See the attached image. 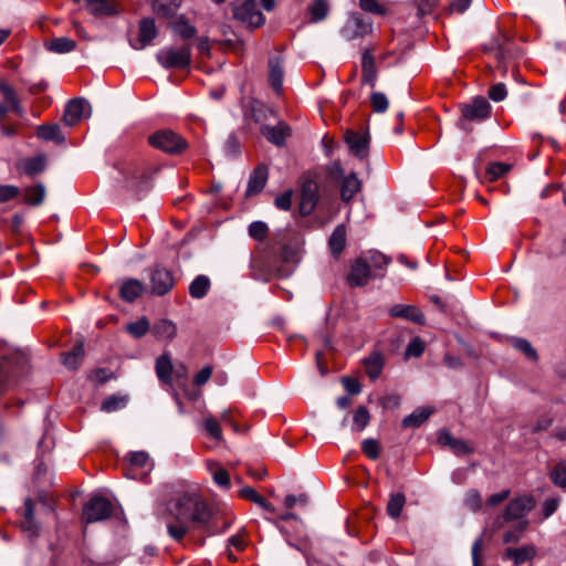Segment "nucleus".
<instances>
[{
  "label": "nucleus",
  "mask_w": 566,
  "mask_h": 566,
  "mask_svg": "<svg viewBox=\"0 0 566 566\" xmlns=\"http://www.w3.org/2000/svg\"><path fill=\"white\" fill-rule=\"evenodd\" d=\"M439 442L444 446H449L457 455L472 453L473 448L461 439L453 438L448 432H441L439 436Z\"/></svg>",
  "instance_id": "obj_28"
},
{
  "label": "nucleus",
  "mask_w": 566,
  "mask_h": 566,
  "mask_svg": "<svg viewBox=\"0 0 566 566\" xmlns=\"http://www.w3.org/2000/svg\"><path fill=\"white\" fill-rule=\"evenodd\" d=\"M113 504L102 496H93L83 507V518L87 523L103 521L112 514Z\"/></svg>",
  "instance_id": "obj_8"
},
{
  "label": "nucleus",
  "mask_w": 566,
  "mask_h": 566,
  "mask_svg": "<svg viewBox=\"0 0 566 566\" xmlns=\"http://www.w3.org/2000/svg\"><path fill=\"white\" fill-rule=\"evenodd\" d=\"M433 410L429 407L417 408L402 420L405 428H418L431 416Z\"/></svg>",
  "instance_id": "obj_36"
},
{
  "label": "nucleus",
  "mask_w": 566,
  "mask_h": 566,
  "mask_svg": "<svg viewBox=\"0 0 566 566\" xmlns=\"http://www.w3.org/2000/svg\"><path fill=\"white\" fill-rule=\"evenodd\" d=\"M175 31L184 39H190L196 34V29L185 21H178Z\"/></svg>",
  "instance_id": "obj_62"
},
{
  "label": "nucleus",
  "mask_w": 566,
  "mask_h": 566,
  "mask_svg": "<svg viewBox=\"0 0 566 566\" xmlns=\"http://www.w3.org/2000/svg\"><path fill=\"white\" fill-rule=\"evenodd\" d=\"M203 427L207 433L217 441L222 440V431L217 419L207 417L203 421Z\"/></svg>",
  "instance_id": "obj_52"
},
{
  "label": "nucleus",
  "mask_w": 566,
  "mask_h": 566,
  "mask_svg": "<svg viewBox=\"0 0 566 566\" xmlns=\"http://www.w3.org/2000/svg\"><path fill=\"white\" fill-rule=\"evenodd\" d=\"M376 276L377 273H374L366 263L365 259L359 256L352 263L347 281L350 286L359 287L367 285L368 282Z\"/></svg>",
  "instance_id": "obj_12"
},
{
  "label": "nucleus",
  "mask_w": 566,
  "mask_h": 566,
  "mask_svg": "<svg viewBox=\"0 0 566 566\" xmlns=\"http://www.w3.org/2000/svg\"><path fill=\"white\" fill-rule=\"evenodd\" d=\"M361 258L365 259L374 273H377L378 270H384L389 263V259L378 251H370Z\"/></svg>",
  "instance_id": "obj_42"
},
{
  "label": "nucleus",
  "mask_w": 566,
  "mask_h": 566,
  "mask_svg": "<svg viewBox=\"0 0 566 566\" xmlns=\"http://www.w3.org/2000/svg\"><path fill=\"white\" fill-rule=\"evenodd\" d=\"M84 357V344L77 343L72 350L64 353L61 356L62 364L70 370H75Z\"/></svg>",
  "instance_id": "obj_32"
},
{
  "label": "nucleus",
  "mask_w": 566,
  "mask_h": 566,
  "mask_svg": "<svg viewBox=\"0 0 566 566\" xmlns=\"http://www.w3.org/2000/svg\"><path fill=\"white\" fill-rule=\"evenodd\" d=\"M491 114V105L484 97H476L462 107V115L469 120H483Z\"/></svg>",
  "instance_id": "obj_15"
},
{
  "label": "nucleus",
  "mask_w": 566,
  "mask_h": 566,
  "mask_svg": "<svg viewBox=\"0 0 566 566\" xmlns=\"http://www.w3.org/2000/svg\"><path fill=\"white\" fill-rule=\"evenodd\" d=\"M513 346L521 350L527 358L535 360L537 358L535 349L532 347L531 343L524 338H515L513 340Z\"/></svg>",
  "instance_id": "obj_56"
},
{
  "label": "nucleus",
  "mask_w": 566,
  "mask_h": 566,
  "mask_svg": "<svg viewBox=\"0 0 566 566\" xmlns=\"http://www.w3.org/2000/svg\"><path fill=\"white\" fill-rule=\"evenodd\" d=\"M363 452L371 460H376L379 457V443L375 439H366L361 442Z\"/></svg>",
  "instance_id": "obj_57"
},
{
  "label": "nucleus",
  "mask_w": 566,
  "mask_h": 566,
  "mask_svg": "<svg viewBox=\"0 0 566 566\" xmlns=\"http://www.w3.org/2000/svg\"><path fill=\"white\" fill-rule=\"evenodd\" d=\"M181 0H154L153 9L161 17L172 15L180 7Z\"/></svg>",
  "instance_id": "obj_41"
},
{
  "label": "nucleus",
  "mask_w": 566,
  "mask_h": 566,
  "mask_svg": "<svg viewBox=\"0 0 566 566\" xmlns=\"http://www.w3.org/2000/svg\"><path fill=\"white\" fill-rule=\"evenodd\" d=\"M346 238H347V232H346V227L344 224H338L329 240H328V245H329V249H331V252L334 256H339L340 253L344 251L345 247H346Z\"/></svg>",
  "instance_id": "obj_26"
},
{
  "label": "nucleus",
  "mask_w": 566,
  "mask_h": 566,
  "mask_svg": "<svg viewBox=\"0 0 566 566\" xmlns=\"http://www.w3.org/2000/svg\"><path fill=\"white\" fill-rule=\"evenodd\" d=\"M45 197V188L43 185H36L33 187H29L24 192V200L29 205L38 206L43 202Z\"/></svg>",
  "instance_id": "obj_45"
},
{
  "label": "nucleus",
  "mask_w": 566,
  "mask_h": 566,
  "mask_svg": "<svg viewBox=\"0 0 566 566\" xmlns=\"http://www.w3.org/2000/svg\"><path fill=\"white\" fill-rule=\"evenodd\" d=\"M359 7L366 12L384 15L386 9L377 0H359Z\"/></svg>",
  "instance_id": "obj_59"
},
{
  "label": "nucleus",
  "mask_w": 566,
  "mask_h": 566,
  "mask_svg": "<svg viewBox=\"0 0 566 566\" xmlns=\"http://www.w3.org/2000/svg\"><path fill=\"white\" fill-rule=\"evenodd\" d=\"M269 228L266 223L262 221H254L249 226V234L251 238L262 241L266 238Z\"/></svg>",
  "instance_id": "obj_54"
},
{
  "label": "nucleus",
  "mask_w": 566,
  "mask_h": 566,
  "mask_svg": "<svg viewBox=\"0 0 566 566\" xmlns=\"http://www.w3.org/2000/svg\"><path fill=\"white\" fill-rule=\"evenodd\" d=\"M535 506V500L531 495H520L512 499L502 515L499 517V526H502V522H511V521H527L525 517L530 511H532Z\"/></svg>",
  "instance_id": "obj_6"
},
{
  "label": "nucleus",
  "mask_w": 566,
  "mask_h": 566,
  "mask_svg": "<svg viewBox=\"0 0 566 566\" xmlns=\"http://www.w3.org/2000/svg\"><path fill=\"white\" fill-rule=\"evenodd\" d=\"M90 105L83 98H74L66 104L63 122L67 126L78 124L83 118L90 116Z\"/></svg>",
  "instance_id": "obj_14"
},
{
  "label": "nucleus",
  "mask_w": 566,
  "mask_h": 566,
  "mask_svg": "<svg viewBox=\"0 0 566 566\" xmlns=\"http://www.w3.org/2000/svg\"><path fill=\"white\" fill-rule=\"evenodd\" d=\"M268 167L259 166L250 175L248 187H247V196H253L263 190L265 184L268 181Z\"/></svg>",
  "instance_id": "obj_23"
},
{
  "label": "nucleus",
  "mask_w": 566,
  "mask_h": 566,
  "mask_svg": "<svg viewBox=\"0 0 566 566\" xmlns=\"http://www.w3.org/2000/svg\"><path fill=\"white\" fill-rule=\"evenodd\" d=\"M345 140L355 157L359 159L367 158L369 154V138L367 135L348 130L345 134Z\"/></svg>",
  "instance_id": "obj_16"
},
{
  "label": "nucleus",
  "mask_w": 566,
  "mask_h": 566,
  "mask_svg": "<svg viewBox=\"0 0 566 566\" xmlns=\"http://www.w3.org/2000/svg\"><path fill=\"white\" fill-rule=\"evenodd\" d=\"M507 95L506 87L503 83L493 85L489 91V97L494 102L503 101Z\"/></svg>",
  "instance_id": "obj_63"
},
{
  "label": "nucleus",
  "mask_w": 566,
  "mask_h": 566,
  "mask_svg": "<svg viewBox=\"0 0 566 566\" xmlns=\"http://www.w3.org/2000/svg\"><path fill=\"white\" fill-rule=\"evenodd\" d=\"M36 135L41 139L52 140L55 143H63L65 139L57 124L39 126Z\"/></svg>",
  "instance_id": "obj_38"
},
{
  "label": "nucleus",
  "mask_w": 566,
  "mask_h": 566,
  "mask_svg": "<svg viewBox=\"0 0 566 566\" xmlns=\"http://www.w3.org/2000/svg\"><path fill=\"white\" fill-rule=\"evenodd\" d=\"M365 371L371 380H376L384 368V357L380 353L374 352L364 359Z\"/></svg>",
  "instance_id": "obj_27"
},
{
  "label": "nucleus",
  "mask_w": 566,
  "mask_h": 566,
  "mask_svg": "<svg viewBox=\"0 0 566 566\" xmlns=\"http://www.w3.org/2000/svg\"><path fill=\"white\" fill-rule=\"evenodd\" d=\"M535 555L536 547L534 545H524L518 548H507L503 558L513 560L515 566H520L525 562L533 559Z\"/></svg>",
  "instance_id": "obj_21"
},
{
  "label": "nucleus",
  "mask_w": 566,
  "mask_h": 566,
  "mask_svg": "<svg viewBox=\"0 0 566 566\" xmlns=\"http://www.w3.org/2000/svg\"><path fill=\"white\" fill-rule=\"evenodd\" d=\"M124 187L139 197L150 187V172L144 166L132 164L126 166L123 171Z\"/></svg>",
  "instance_id": "obj_4"
},
{
  "label": "nucleus",
  "mask_w": 566,
  "mask_h": 566,
  "mask_svg": "<svg viewBox=\"0 0 566 566\" xmlns=\"http://www.w3.org/2000/svg\"><path fill=\"white\" fill-rule=\"evenodd\" d=\"M318 184L313 179H305L301 188L300 212L310 216L318 202Z\"/></svg>",
  "instance_id": "obj_11"
},
{
  "label": "nucleus",
  "mask_w": 566,
  "mask_h": 566,
  "mask_svg": "<svg viewBox=\"0 0 566 566\" xmlns=\"http://www.w3.org/2000/svg\"><path fill=\"white\" fill-rule=\"evenodd\" d=\"M90 11L95 15H114L119 12L116 0H86Z\"/></svg>",
  "instance_id": "obj_25"
},
{
  "label": "nucleus",
  "mask_w": 566,
  "mask_h": 566,
  "mask_svg": "<svg viewBox=\"0 0 566 566\" xmlns=\"http://www.w3.org/2000/svg\"><path fill=\"white\" fill-rule=\"evenodd\" d=\"M211 518L212 511L208 503L198 493L187 492L175 501L166 517V527L169 536L180 542L191 525L206 528Z\"/></svg>",
  "instance_id": "obj_1"
},
{
  "label": "nucleus",
  "mask_w": 566,
  "mask_h": 566,
  "mask_svg": "<svg viewBox=\"0 0 566 566\" xmlns=\"http://www.w3.org/2000/svg\"><path fill=\"white\" fill-rule=\"evenodd\" d=\"M389 314L392 317H400L408 319L410 322L417 323V324H423L424 323V316L421 313V311L413 306V305H407V304H396L390 307Z\"/></svg>",
  "instance_id": "obj_19"
},
{
  "label": "nucleus",
  "mask_w": 566,
  "mask_h": 566,
  "mask_svg": "<svg viewBox=\"0 0 566 566\" xmlns=\"http://www.w3.org/2000/svg\"><path fill=\"white\" fill-rule=\"evenodd\" d=\"M329 11V6L326 0H314L308 6V14L311 22H319L324 20Z\"/></svg>",
  "instance_id": "obj_40"
},
{
  "label": "nucleus",
  "mask_w": 566,
  "mask_h": 566,
  "mask_svg": "<svg viewBox=\"0 0 566 566\" xmlns=\"http://www.w3.org/2000/svg\"><path fill=\"white\" fill-rule=\"evenodd\" d=\"M293 191L286 190L275 198V206L284 211H289L292 207Z\"/></svg>",
  "instance_id": "obj_60"
},
{
  "label": "nucleus",
  "mask_w": 566,
  "mask_h": 566,
  "mask_svg": "<svg viewBox=\"0 0 566 566\" xmlns=\"http://www.w3.org/2000/svg\"><path fill=\"white\" fill-rule=\"evenodd\" d=\"M157 36V28L154 19L146 18L139 22V33L136 43L132 44L136 50H143Z\"/></svg>",
  "instance_id": "obj_18"
},
{
  "label": "nucleus",
  "mask_w": 566,
  "mask_h": 566,
  "mask_svg": "<svg viewBox=\"0 0 566 566\" xmlns=\"http://www.w3.org/2000/svg\"><path fill=\"white\" fill-rule=\"evenodd\" d=\"M149 144L168 154H179L187 148V142L170 129H161L148 137Z\"/></svg>",
  "instance_id": "obj_5"
},
{
  "label": "nucleus",
  "mask_w": 566,
  "mask_h": 566,
  "mask_svg": "<svg viewBox=\"0 0 566 566\" xmlns=\"http://www.w3.org/2000/svg\"><path fill=\"white\" fill-rule=\"evenodd\" d=\"M211 283L208 276L198 275L189 285V294L192 298L200 300L207 295Z\"/></svg>",
  "instance_id": "obj_37"
},
{
  "label": "nucleus",
  "mask_w": 566,
  "mask_h": 566,
  "mask_svg": "<svg viewBox=\"0 0 566 566\" xmlns=\"http://www.w3.org/2000/svg\"><path fill=\"white\" fill-rule=\"evenodd\" d=\"M144 291V285L140 281L135 279H128L123 282L119 294L120 297L126 302H134L137 297L142 295Z\"/></svg>",
  "instance_id": "obj_29"
},
{
  "label": "nucleus",
  "mask_w": 566,
  "mask_h": 566,
  "mask_svg": "<svg viewBox=\"0 0 566 566\" xmlns=\"http://www.w3.org/2000/svg\"><path fill=\"white\" fill-rule=\"evenodd\" d=\"M361 69H363V82L366 84H369L370 86H375V82H376L375 57L368 51L364 52V54H363Z\"/></svg>",
  "instance_id": "obj_34"
},
{
  "label": "nucleus",
  "mask_w": 566,
  "mask_h": 566,
  "mask_svg": "<svg viewBox=\"0 0 566 566\" xmlns=\"http://www.w3.org/2000/svg\"><path fill=\"white\" fill-rule=\"evenodd\" d=\"M528 521H521L514 526L512 530L507 531L504 536L503 541L504 543H516L521 539L522 534L527 528Z\"/></svg>",
  "instance_id": "obj_49"
},
{
  "label": "nucleus",
  "mask_w": 566,
  "mask_h": 566,
  "mask_svg": "<svg viewBox=\"0 0 566 566\" xmlns=\"http://www.w3.org/2000/svg\"><path fill=\"white\" fill-rule=\"evenodd\" d=\"M262 135L272 144L276 146H282L285 143L287 136H290V127L280 122L275 126H263L261 128Z\"/></svg>",
  "instance_id": "obj_20"
},
{
  "label": "nucleus",
  "mask_w": 566,
  "mask_h": 566,
  "mask_svg": "<svg viewBox=\"0 0 566 566\" xmlns=\"http://www.w3.org/2000/svg\"><path fill=\"white\" fill-rule=\"evenodd\" d=\"M237 20L250 28H259L264 24V15L259 10L258 0H242L233 8Z\"/></svg>",
  "instance_id": "obj_7"
},
{
  "label": "nucleus",
  "mask_w": 566,
  "mask_h": 566,
  "mask_svg": "<svg viewBox=\"0 0 566 566\" xmlns=\"http://www.w3.org/2000/svg\"><path fill=\"white\" fill-rule=\"evenodd\" d=\"M127 459L128 464L125 474L129 479L143 480L153 469V462L144 451L130 452Z\"/></svg>",
  "instance_id": "obj_9"
},
{
  "label": "nucleus",
  "mask_w": 566,
  "mask_h": 566,
  "mask_svg": "<svg viewBox=\"0 0 566 566\" xmlns=\"http://www.w3.org/2000/svg\"><path fill=\"white\" fill-rule=\"evenodd\" d=\"M370 104L376 113H384L387 111L389 102L384 93L374 92L370 96Z\"/></svg>",
  "instance_id": "obj_53"
},
{
  "label": "nucleus",
  "mask_w": 566,
  "mask_h": 566,
  "mask_svg": "<svg viewBox=\"0 0 566 566\" xmlns=\"http://www.w3.org/2000/svg\"><path fill=\"white\" fill-rule=\"evenodd\" d=\"M212 375V367L206 366L199 373L196 374L193 382L196 386H203Z\"/></svg>",
  "instance_id": "obj_64"
},
{
  "label": "nucleus",
  "mask_w": 566,
  "mask_h": 566,
  "mask_svg": "<svg viewBox=\"0 0 566 566\" xmlns=\"http://www.w3.org/2000/svg\"><path fill=\"white\" fill-rule=\"evenodd\" d=\"M149 321L146 317H142L136 322L127 324L126 326V331L136 338L144 336L149 331Z\"/></svg>",
  "instance_id": "obj_47"
},
{
  "label": "nucleus",
  "mask_w": 566,
  "mask_h": 566,
  "mask_svg": "<svg viewBox=\"0 0 566 566\" xmlns=\"http://www.w3.org/2000/svg\"><path fill=\"white\" fill-rule=\"evenodd\" d=\"M424 352V343L420 337H415L410 340L406 348L407 357H419Z\"/></svg>",
  "instance_id": "obj_58"
},
{
  "label": "nucleus",
  "mask_w": 566,
  "mask_h": 566,
  "mask_svg": "<svg viewBox=\"0 0 566 566\" xmlns=\"http://www.w3.org/2000/svg\"><path fill=\"white\" fill-rule=\"evenodd\" d=\"M464 505L471 511L478 512L482 507L481 494L474 489L469 490L464 496Z\"/></svg>",
  "instance_id": "obj_51"
},
{
  "label": "nucleus",
  "mask_w": 566,
  "mask_h": 566,
  "mask_svg": "<svg viewBox=\"0 0 566 566\" xmlns=\"http://www.w3.org/2000/svg\"><path fill=\"white\" fill-rule=\"evenodd\" d=\"M20 193V190L15 186L1 185L0 186V202H7L15 198Z\"/></svg>",
  "instance_id": "obj_61"
},
{
  "label": "nucleus",
  "mask_w": 566,
  "mask_h": 566,
  "mask_svg": "<svg viewBox=\"0 0 566 566\" xmlns=\"http://www.w3.org/2000/svg\"><path fill=\"white\" fill-rule=\"evenodd\" d=\"M283 66L280 56H273L269 60V82L271 87L280 94L283 87Z\"/></svg>",
  "instance_id": "obj_24"
},
{
  "label": "nucleus",
  "mask_w": 566,
  "mask_h": 566,
  "mask_svg": "<svg viewBox=\"0 0 566 566\" xmlns=\"http://www.w3.org/2000/svg\"><path fill=\"white\" fill-rule=\"evenodd\" d=\"M0 93L3 95L7 104H0V116L3 117L9 111L22 115L23 111L20 106L15 91L3 80H0Z\"/></svg>",
  "instance_id": "obj_17"
},
{
  "label": "nucleus",
  "mask_w": 566,
  "mask_h": 566,
  "mask_svg": "<svg viewBox=\"0 0 566 566\" xmlns=\"http://www.w3.org/2000/svg\"><path fill=\"white\" fill-rule=\"evenodd\" d=\"M45 158L43 156H36L27 158L21 161V168L28 175H36L44 169Z\"/></svg>",
  "instance_id": "obj_44"
},
{
  "label": "nucleus",
  "mask_w": 566,
  "mask_h": 566,
  "mask_svg": "<svg viewBox=\"0 0 566 566\" xmlns=\"http://www.w3.org/2000/svg\"><path fill=\"white\" fill-rule=\"evenodd\" d=\"M175 285V280L170 271L165 268L156 266L150 272V290L155 295H165Z\"/></svg>",
  "instance_id": "obj_13"
},
{
  "label": "nucleus",
  "mask_w": 566,
  "mask_h": 566,
  "mask_svg": "<svg viewBox=\"0 0 566 566\" xmlns=\"http://www.w3.org/2000/svg\"><path fill=\"white\" fill-rule=\"evenodd\" d=\"M370 416L366 407H359L353 417V430L363 431L369 423Z\"/></svg>",
  "instance_id": "obj_48"
},
{
  "label": "nucleus",
  "mask_w": 566,
  "mask_h": 566,
  "mask_svg": "<svg viewBox=\"0 0 566 566\" xmlns=\"http://www.w3.org/2000/svg\"><path fill=\"white\" fill-rule=\"evenodd\" d=\"M156 60L166 70H186L192 62L191 46L190 44L165 46L156 53Z\"/></svg>",
  "instance_id": "obj_3"
},
{
  "label": "nucleus",
  "mask_w": 566,
  "mask_h": 566,
  "mask_svg": "<svg viewBox=\"0 0 566 566\" xmlns=\"http://www.w3.org/2000/svg\"><path fill=\"white\" fill-rule=\"evenodd\" d=\"M28 360L24 354L6 350L0 356V392L12 387L27 373Z\"/></svg>",
  "instance_id": "obj_2"
},
{
  "label": "nucleus",
  "mask_w": 566,
  "mask_h": 566,
  "mask_svg": "<svg viewBox=\"0 0 566 566\" xmlns=\"http://www.w3.org/2000/svg\"><path fill=\"white\" fill-rule=\"evenodd\" d=\"M552 481L559 488L566 489V461H560L551 472Z\"/></svg>",
  "instance_id": "obj_50"
},
{
  "label": "nucleus",
  "mask_w": 566,
  "mask_h": 566,
  "mask_svg": "<svg viewBox=\"0 0 566 566\" xmlns=\"http://www.w3.org/2000/svg\"><path fill=\"white\" fill-rule=\"evenodd\" d=\"M75 46V41L66 36L55 38L46 43L49 51L60 54L69 53L73 51Z\"/></svg>",
  "instance_id": "obj_39"
},
{
  "label": "nucleus",
  "mask_w": 566,
  "mask_h": 566,
  "mask_svg": "<svg viewBox=\"0 0 566 566\" xmlns=\"http://www.w3.org/2000/svg\"><path fill=\"white\" fill-rule=\"evenodd\" d=\"M156 374L161 382L171 385L172 363L168 354H163L156 359Z\"/></svg>",
  "instance_id": "obj_30"
},
{
  "label": "nucleus",
  "mask_w": 566,
  "mask_h": 566,
  "mask_svg": "<svg viewBox=\"0 0 566 566\" xmlns=\"http://www.w3.org/2000/svg\"><path fill=\"white\" fill-rule=\"evenodd\" d=\"M361 189V182L357 178V176L352 172L347 177L344 178L340 189L342 199L344 201H349L354 198V196L359 192Z\"/></svg>",
  "instance_id": "obj_33"
},
{
  "label": "nucleus",
  "mask_w": 566,
  "mask_h": 566,
  "mask_svg": "<svg viewBox=\"0 0 566 566\" xmlns=\"http://www.w3.org/2000/svg\"><path fill=\"white\" fill-rule=\"evenodd\" d=\"M21 528L29 537H34L39 534V525L34 518V504L30 497L24 501V513L23 520L21 521Z\"/></svg>",
  "instance_id": "obj_22"
},
{
  "label": "nucleus",
  "mask_w": 566,
  "mask_h": 566,
  "mask_svg": "<svg viewBox=\"0 0 566 566\" xmlns=\"http://www.w3.org/2000/svg\"><path fill=\"white\" fill-rule=\"evenodd\" d=\"M406 504V497L402 493L391 494L388 504H387V513L392 518H397L400 516L402 509Z\"/></svg>",
  "instance_id": "obj_43"
},
{
  "label": "nucleus",
  "mask_w": 566,
  "mask_h": 566,
  "mask_svg": "<svg viewBox=\"0 0 566 566\" xmlns=\"http://www.w3.org/2000/svg\"><path fill=\"white\" fill-rule=\"evenodd\" d=\"M208 471L211 473L213 482L219 488L224 490H229L231 488L229 472L217 462H208Z\"/></svg>",
  "instance_id": "obj_35"
},
{
  "label": "nucleus",
  "mask_w": 566,
  "mask_h": 566,
  "mask_svg": "<svg viewBox=\"0 0 566 566\" xmlns=\"http://www.w3.org/2000/svg\"><path fill=\"white\" fill-rule=\"evenodd\" d=\"M373 30V23L364 19L358 13L350 14L342 28V36L346 40H354L369 34Z\"/></svg>",
  "instance_id": "obj_10"
},
{
  "label": "nucleus",
  "mask_w": 566,
  "mask_h": 566,
  "mask_svg": "<svg viewBox=\"0 0 566 566\" xmlns=\"http://www.w3.org/2000/svg\"><path fill=\"white\" fill-rule=\"evenodd\" d=\"M151 332L158 339L170 340L177 335V326L172 321L161 318L153 325Z\"/></svg>",
  "instance_id": "obj_31"
},
{
  "label": "nucleus",
  "mask_w": 566,
  "mask_h": 566,
  "mask_svg": "<svg viewBox=\"0 0 566 566\" xmlns=\"http://www.w3.org/2000/svg\"><path fill=\"white\" fill-rule=\"evenodd\" d=\"M510 164L491 163L486 167V177L490 181H495L511 170Z\"/></svg>",
  "instance_id": "obj_46"
},
{
  "label": "nucleus",
  "mask_w": 566,
  "mask_h": 566,
  "mask_svg": "<svg viewBox=\"0 0 566 566\" xmlns=\"http://www.w3.org/2000/svg\"><path fill=\"white\" fill-rule=\"evenodd\" d=\"M126 406V398L112 396L106 398L102 403V410L113 412Z\"/></svg>",
  "instance_id": "obj_55"
}]
</instances>
